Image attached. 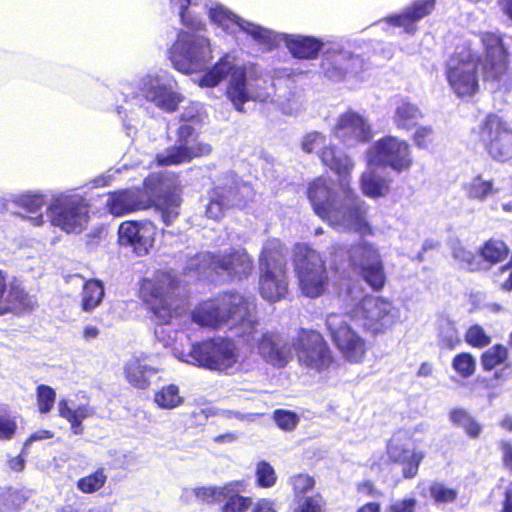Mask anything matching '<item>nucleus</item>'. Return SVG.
Returning <instances> with one entry per match:
<instances>
[{"label":"nucleus","mask_w":512,"mask_h":512,"mask_svg":"<svg viewBox=\"0 0 512 512\" xmlns=\"http://www.w3.org/2000/svg\"><path fill=\"white\" fill-rule=\"evenodd\" d=\"M182 25L193 33L180 31L177 40L169 49V59L173 67L187 75L202 71L212 58V50L207 38L198 34L205 31L201 20L189 14L188 10L179 11Z\"/></svg>","instance_id":"obj_4"},{"label":"nucleus","mask_w":512,"mask_h":512,"mask_svg":"<svg viewBox=\"0 0 512 512\" xmlns=\"http://www.w3.org/2000/svg\"><path fill=\"white\" fill-rule=\"evenodd\" d=\"M211 198L215 200V203L225 206L227 209L230 207L239 205L241 199L239 194V188L237 185H219L211 190Z\"/></svg>","instance_id":"obj_40"},{"label":"nucleus","mask_w":512,"mask_h":512,"mask_svg":"<svg viewBox=\"0 0 512 512\" xmlns=\"http://www.w3.org/2000/svg\"><path fill=\"white\" fill-rule=\"evenodd\" d=\"M411 139L418 149H429L434 144L435 133L431 126H419Z\"/></svg>","instance_id":"obj_53"},{"label":"nucleus","mask_w":512,"mask_h":512,"mask_svg":"<svg viewBox=\"0 0 512 512\" xmlns=\"http://www.w3.org/2000/svg\"><path fill=\"white\" fill-rule=\"evenodd\" d=\"M291 347L300 366L317 373L337 366V360L324 336L317 330L299 328Z\"/></svg>","instance_id":"obj_7"},{"label":"nucleus","mask_w":512,"mask_h":512,"mask_svg":"<svg viewBox=\"0 0 512 512\" xmlns=\"http://www.w3.org/2000/svg\"><path fill=\"white\" fill-rule=\"evenodd\" d=\"M180 280L171 270L157 269L138 282L137 297L155 325H169L178 315Z\"/></svg>","instance_id":"obj_3"},{"label":"nucleus","mask_w":512,"mask_h":512,"mask_svg":"<svg viewBox=\"0 0 512 512\" xmlns=\"http://www.w3.org/2000/svg\"><path fill=\"white\" fill-rule=\"evenodd\" d=\"M155 178H144L141 186L117 189L107 193L105 209L115 217L128 215L150 209V199L147 188L155 186Z\"/></svg>","instance_id":"obj_18"},{"label":"nucleus","mask_w":512,"mask_h":512,"mask_svg":"<svg viewBox=\"0 0 512 512\" xmlns=\"http://www.w3.org/2000/svg\"><path fill=\"white\" fill-rule=\"evenodd\" d=\"M118 235L122 244L131 246L138 256H144L153 246L154 227L148 221L127 220L120 224Z\"/></svg>","instance_id":"obj_22"},{"label":"nucleus","mask_w":512,"mask_h":512,"mask_svg":"<svg viewBox=\"0 0 512 512\" xmlns=\"http://www.w3.org/2000/svg\"><path fill=\"white\" fill-rule=\"evenodd\" d=\"M380 259L382 258L377 247L366 240L353 243L348 251L349 266L354 272H358Z\"/></svg>","instance_id":"obj_29"},{"label":"nucleus","mask_w":512,"mask_h":512,"mask_svg":"<svg viewBox=\"0 0 512 512\" xmlns=\"http://www.w3.org/2000/svg\"><path fill=\"white\" fill-rule=\"evenodd\" d=\"M417 500L412 497L400 499L389 506V512H415Z\"/></svg>","instance_id":"obj_59"},{"label":"nucleus","mask_w":512,"mask_h":512,"mask_svg":"<svg viewBox=\"0 0 512 512\" xmlns=\"http://www.w3.org/2000/svg\"><path fill=\"white\" fill-rule=\"evenodd\" d=\"M272 419L279 429L286 432L293 431L300 420L299 416L295 412L286 409L274 410Z\"/></svg>","instance_id":"obj_51"},{"label":"nucleus","mask_w":512,"mask_h":512,"mask_svg":"<svg viewBox=\"0 0 512 512\" xmlns=\"http://www.w3.org/2000/svg\"><path fill=\"white\" fill-rule=\"evenodd\" d=\"M254 308L249 299L241 293L228 291L198 303L192 311L191 318L198 325L212 329H218L233 321L239 326H246L250 334L256 331L259 323L255 318Z\"/></svg>","instance_id":"obj_2"},{"label":"nucleus","mask_w":512,"mask_h":512,"mask_svg":"<svg viewBox=\"0 0 512 512\" xmlns=\"http://www.w3.org/2000/svg\"><path fill=\"white\" fill-rule=\"evenodd\" d=\"M327 330L332 343L343 359L349 363H362L369 350V343L340 315L330 314L327 318Z\"/></svg>","instance_id":"obj_16"},{"label":"nucleus","mask_w":512,"mask_h":512,"mask_svg":"<svg viewBox=\"0 0 512 512\" xmlns=\"http://www.w3.org/2000/svg\"><path fill=\"white\" fill-rule=\"evenodd\" d=\"M107 481V475L104 468H99L89 475L78 479L77 488L85 494H92L104 487Z\"/></svg>","instance_id":"obj_43"},{"label":"nucleus","mask_w":512,"mask_h":512,"mask_svg":"<svg viewBox=\"0 0 512 512\" xmlns=\"http://www.w3.org/2000/svg\"><path fill=\"white\" fill-rule=\"evenodd\" d=\"M149 177L157 180L154 187L147 188L148 197L151 202L150 208H155V210L160 212L162 221L166 226H169L180 214L182 199L173 190L159 193L163 184V178L157 174H149Z\"/></svg>","instance_id":"obj_23"},{"label":"nucleus","mask_w":512,"mask_h":512,"mask_svg":"<svg viewBox=\"0 0 512 512\" xmlns=\"http://www.w3.org/2000/svg\"><path fill=\"white\" fill-rule=\"evenodd\" d=\"M360 189L369 198L383 197L389 191V180L374 172L364 173L360 178Z\"/></svg>","instance_id":"obj_35"},{"label":"nucleus","mask_w":512,"mask_h":512,"mask_svg":"<svg viewBox=\"0 0 512 512\" xmlns=\"http://www.w3.org/2000/svg\"><path fill=\"white\" fill-rule=\"evenodd\" d=\"M465 342L473 348H484L491 343V337L485 332L482 326L472 325L464 334Z\"/></svg>","instance_id":"obj_49"},{"label":"nucleus","mask_w":512,"mask_h":512,"mask_svg":"<svg viewBox=\"0 0 512 512\" xmlns=\"http://www.w3.org/2000/svg\"><path fill=\"white\" fill-rule=\"evenodd\" d=\"M256 484L261 488H271L277 482V474L273 466L265 461L261 460L256 465L255 470Z\"/></svg>","instance_id":"obj_47"},{"label":"nucleus","mask_w":512,"mask_h":512,"mask_svg":"<svg viewBox=\"0 0 512 512\" xmlns=\"http://www.w3.org/2000/svg\"><path fill=\"white\" fill-rule=\"evenodd\" d=\"M144 96L158 108L166 112L177 110L181 101L179 95L163 85H150L145 88Z\"/></svg>","instance_id":"obj_30"},{"label":"nucleus","mask_w":512,"mask_h":512,"mask_svg":"<svg viewBox=\"0 0 512 512\" xmlns=\"http://www.w3.org/2000/svg\"><path fill=\"white\" fill-rule=\"evenodd\" d=\"M17 431V422L12 417H0V440H10Z\"/></svg>","instance_id":"obj_57"},{"label":"nucleus","mask_w":512,"mask_h":512,"mask_svg":"<svg viewBox=\"0 0 512 512\" xmlns=\"http://www.w3.org/2000/svg\"><path fill=\"white\" fill-rule=\"evenodd\" d=\"M368 157L376 166L389 168L398 174L409 171L414 163L409 142L393 135L376 140L368 150Z\"/></svg>","instance_id":"obj_15"},{"label":"nucleus","mask_w":512,"mask_h":512,"mask_svg":"<svg viewBox=\"0 0 512 512\" xmlns=\"http://www.w3.org/2000/svg\"><path fill=\"white\" fill-rule=\"evenodd\" d=\"M230 486H232V483L220 487H199L195 489V496L202 504H216L228 497V493L232 490Z\"/></svg>","instance_id":"obj_42"},{"label":"nucleus","mask_w":512,"mask_h":512,"mask_svg":"<svg viewBox=\"0 0 512 512\" xmlns=\"http://www.w3.org/2000/svg\"><path fill=\"white\" fill-rule=\"evenodd\" d=\"M508 359L509 350L501 343L494 344L480 355L482 369L486 372H490L501 365L510 368Z\"/></svg>","instance_id":"obj_34"},{"label":"nucleus","mask_w":512,"mask_h":512,"mask_svg":"<svg viewBox=\"0 0 512 512\" xmlns=\"http://www.w3.org/2000/svg\"><path fill=\"white\" fill-rule=\"evenodd\" d=\"M449 419L453 425L461 427L468 437L478 438L481 434L482 427L476 419L463 408H455L450 411Z\"/></svg>","instance_id":"obj_38"},{"label":"nucleus","mask_w":512,"mask_h":512,"mask_svg":"<svg viewBox=\"0 0 512 512\" xmlns=\"http://www.w3.org/2000/svg\"><path fill=\"white\" fill-rule=\"evenodd\" d=\"M298 289L301 294L315 299L328 290L330 278L321 254L305 243H296L292 256Z\"/></svg>","instance_id":"obj_6"},{"label":"nucleus","mask_w":512,"mask_h":512,"mask_svg":"<svg viewBox=\"0 0 512 512\" xmlns=\"http://www.w3.org/2000/svg\"><path fill=\"white\" fill-rule=\"evenodd\" d=\"M189 355L199 367L224 372L238 363L239 349L231 338L214 337L193 344Z\"/></svg>","instance_id":"obj_10"},{"label":"nucleus","mask_w":512,"mask_h":512,"mask_svg":"<svg viewBox=\"0 0 512 512\" xmlns=\"http://www.w3.org/2000/svg\"><path fill=\"white\" fill-rule=\"evenodd\" d=\"M498 446L501 451L503 466L512 473V443L508 440H501Z\"/></svg>","instance_id":"obj_62"},{"label":"nucleus","mask_w":512,"mask_h":512,"mask_svg":"<svg viewBox=\"0 0 512 512\" xmlns=\"http://www.w3.org/2000/svg\"><path fill=\"white\" fill-rule=\"evenodd\" d=\"M105 296L102 281L89 279L85 281L81 293V308L85 312H91L98 307Z\"/></svg>","instance_id":"obj_33"},{"label":"nucleus","mask_w":512,"mask_h":512,"mask_svg":"<svg viewBox=\"0 0 512 512\" xmlns=\"http://www.w3.org/2000/svg\"><path fill=\"white\" fill-rule=\"evenodd\" d=\"M481 57L472 53L453 56L447 63L445 77L451 91L460 99H471L480 91Z\"/></svg>","instance_id":"obj_12"},{"label":"nucleus","mask_w":512,"mask_h":512,"mask_svg":"<svg viewBox=\"0 0 512 512\" xmlns=\"http://www.w3.org/2000/svg\"><path fill=\"white\" fill-rule=\"evenodd\" d=\"M332 133L349 146L366 144L373 137L367 119L353 109H347L337 117Z\"/></svg>","instance_id":"obj_21"},{"label":"nucleus","mask_w":512,"mask_h":512,"mask_svg":"<svg viewBox=\"0 0 512 512\" xmlns=\"http://www.w3.org/2000/svg\"><path fill=\"white\" fill-rule=\"evenodd\" d=\"M17 492L12 488H4L0 490V511H9L14 506V499Z\"/></svg>","instance_id":"obj_61"},{"label":"nucleus","mask_w":512,"mask_h":512,"mask_svg":"<svg viewBox=\"0 0 512 512\" xmlns=\"http://www.w3.org/2000/svg\"><path fill=\"white\" fill-rule=\"evenodd\" d=\"M158 368L149 363L147 355H133L123 365V375L127 383L138 390L150 386V378L158 373Z\"/></svg>","instance_id":"obj_26"},{"label":"nucleus","mask_w":512,"mask_h":512,"mask_svg":"<svg viewBox=\"0 0 512 512\" xmlns=\"http://www.w3.org/2000/svg\"><path fill=\"white\" fill-rule=\"evenodd\" d=\"M475 385L486 392L489 398H494L498 395L497 385L493 382V379L489 377L479 376L475 379Z\"/></svg>","instance_id":"obj_63"},{"label":"nucleus","mask_w":512,"mask_h":512,"mask_svg":"<svg viewBox=\"0 0 512 512\" xmlns=\"http://www.w3.org/2000/svg\"><path fill=\"white\" fill-rule=\"evenodd\" d=\"M431 498L435 503H452L458 498V490L447 487L442 483L434 482L429 486Z\"/></svg>","instance_id":"obj_50"},{"label":"nucleus","mask_w":512,"mask_h":512,"mask_svg":"<svg viewBox=\"0 0 512 512\" xmlns=\"http://www.w3.org/2000/svg\"><path fill=\"white\" fill-rule=\"evenodd\" d=\"M251 503L250 497L234 493L233 495H228L221 507V512H246Z\"/></svg>","instance_id":"obj_54"},{"label":"nucleus","mask_w":512,"mask_h":512,"mask_svg":"<svg viewBox=\"0 0 512 512\" xmlns=\"http://www.w3.org/2000/svg\"><path fill=\"white\" fill-rule=\"evenodd\" d=\"M239 27L247 34L251 35L255 40L266 42L269 39V32L258 25H254L243 20Z\"/></svg>","instance_id":"obj_58"},{"label":"nucleus","mask_w":512,"mask_h":512,"mask_svg":"<svg viewBox=\"0 0 512 512\" xmlns=\"http://www.w3.org/2000/svg\"><path fill=\"white\" fill-rule=\"evenodd\" d=\"M17 204L27 212H37L45 205V196L42 194H25L19 197Z\"/></svg>","instance_id":"obj_56"},{"label":"nucleus","mask_w":512,"mask_h":512,"mask_svg":"<svg viewBox=\"0 0 512 512\" xmlns=\"http://www.w3.org/2000/svg\"><path fill=\"white\" fill-rule=\"evenodd\" d=\"M478 141L495 161L512 159V128L496 113H488L477 130Z\"/></svg>","instance_id":"obj_14"},{"label":"nucleus","mask_w":512,"mask_h":512,"mask_svg":"<svg viewBox=\"0 0 512 512\" xmlns=\"http://www.w3.org/2000/svg\"><path fill=\"white\" fill-rule=\"evenodd\" d=\"M209 16L214 23L225 29H227L230 25H237L239 27L241 22H243L242 18L222 7H215L210 9Z\"/></svg>","instance_id":"obj_52"},{"label":"nucleus","mask_w":512,"mask_h":512,"mask_svg":"<svg viewBox=\"0 0 512 512\" xmlns=\"http://www.w3.org/2000/svg\"><path fill=\"white\" fill-rule=\"evenodd\" d=\"M436 0H414L401 13L386 17V23L394 27H402L407 33L416 31V23L432 14Z\"/></svg>","instance_id":"obj_25"},{"label":"nucleus","mask_w":512,"mask_h":512,"mask_svg":"<svg viewBox=\"0 0 512 512\" xmlns=\"http://www.w3.org/2000/svg\"><path fill=\"white\" fill-rule=\"evenodd\" d=\"M392 303L382 297L366 295L354 308L362 328L376 336L385 333L395 323Z\"/></svg>","instance_id":"obj_17"},{"label":"nucleus","mask_w":512,"mask_h":512,"mask_svg":"<svg viewBox=\"0 0 512 512\" xmlns=\"http://www.w3.org/2000/svg\"><path fill=\"white\" fill-rule=\"evenodd\" d=\"M154 402L163 409H173L183 402L179 387L175 384L163 386L154 394Z\"/></svg>","instance_id":"obj_41"},{"label":"nucleus","mask_w":512,"mask_h":512,"mask_svg":"<svg viewBox=\"0 0 512 512\" xmlns=\"http://www.w3.org/2000/svg\"><path fill=\"white\" fill-rule=\"evenodd\" d=\"M423 118L421 109L413 102L402 101L394 111L393 121L400 130H411L416 127L420 119Z\"/></svg>","instance_id":"obj_31"},{"label":"nucleus","mask_w":512,"mask_h":512,"mask_svg":"<svg viewBox=\"0 0 512 512\" xmlns=\"http://www.w3.org/2000/svg\"><path fill=\"white\" fill-rule=\"evenodd\" d=\"M296 503L295 512H325L326 508V500L319 492L308 496H301L296 500Z\"/></svg>","instance_id":"obj_45"},{"label":"nucleus","mask_w":512,"mask_h":512,"mask_svg":"<svg viewBox=\"0 0 512 512\" xmlns=\"http://www.w3.org/2000/svg\"><path fill=\"white\" fill-rule=\"evenodd\" d=\"M388 462L402 467L404 479H413L418 475L419 467L425 458L422 451L412 450L398 441L390 440L386 446Z\"/></svg>","instance_id":"obj_24"},{"label":"nucleus","mask_w":512,"mask_h":512,"mask_svg":"<svg viewBox=\"0 0 512 512\" xmlns=\"http://www.w3.org/2000/svg\"><path fill=\"white\" fill-rule=\"evenodd\" d=\"M229 77L226 86L225 95L233 104L234 108L240 112H244V104L251 100V96L247 87L246 69L241 66L232 64L227 59H220L200 79L203 87H215L223 79Z\"/></svg>","instance_id":"obj_9"},{"label":"nucleus","mask_w":512,"mask_h":512,"mask_svg":"<svg viewBox=\"0 0 512 512\" xmlns=\"http://www.w3.org/2000/svg\"><path fill=\"white\" fill-rule=\"evenodd\" d=\"M55 401L56 392L51 386L40 384L36 387L37 408L41 414L49 413L53 409Z\"/></svg>","instance_id":"obj_46"},{"label":"nucleus","mask_w":512,"mask_h":512,"mask_svg":"<svg viewBox=\"0 0 512 512\" xmlns=\"http://www.w3.org/2000/svg\"><path fill=\"white\" fill-rule=\"evenodd\" d=\"M492 181H478L473 183L470 188V193L474 198L484 199L492 192Z\"/></svg>","instance_id":"obj_60"},{"label":"nucleus","mask_w":512,"mask_h":512,"mask_svg":"<svg viewBox=\"0 0 512 512\" xmlns=\"http://www.w3.org/2000/svg\"><path fill=\"white\" fill-rule=\"evenodd\" d=\"M289 291L288 261L278 239L267 240L258 255V292L270 302L283 300Z\"/></svg>","instance_id":"obj_5"},{"label":"nucleus","mask_w":512,"mask_h":512,"mask_svg":"<svg viewBox=\"0 0 512 512\" xmlns=\"http://www.w3.org/2000/svg\"><path fill=\"white\" fill-rule=\"evenodd\" d=\"M7 292L6 302L8 305L4 309L0 310V315L13 308L24 305L27 301V293L18 286H11L9 290L7 289Z\"/></svg>","instance_id":"obj_55"},{"label":"nucleus","mask_w":512,"mask_h":512,"mask_svg":"<svg viewBox=\"0 0 512 512\" xmlns=\"http://www.w3.org/2000/svg\"><path fill=\"white\" fill-rule=\"evenodd\" d=\"M356 273L373 291H381L386 284V274L382 259L371 263V265L364 267Z\"/></svg>","instance_id":"obj_37"},{"label":"nucleus","mask_w":512,"mask_h":512,"mask_svg":"<svg viewBox=\"0 0 512 512\" xmlns=\"http://www.w3.org/2000/svg\"><path fill=\"white\" fill-rule=\"evenodd\" d=\"M285 45L294 58L315 60L322 51L324 42L313 36L289 35L285 38Z\"/></svg>","instance_id":"obj_28"},{"label":"nucleus","mask_w":512,"mask_h":512,"mask_svg":"<svg viewBox=\"0 0 512 512\" xmlns=\"http://www.w3.org/2000/svg\"><path fill=\"white\" fill-rule=\"evenodd\" d=\"M452 368L464 379L471 377L476 371V359L470 352H460L452 359Z\"/></svg>","instance_id":"obj_44"},{"label":"nucleus","mask_w":512,"mask_h":512,"mask_svg":"<svg viewBox=\"0 0 512 512\" xmlns=\"http://www.w3.org/2000/svg\"><path fill=\"white\" fill-rule=\"evenodd\" d=\"M258 353L266 362L277 367H284L291 358V350L285 344H280V335L275 332H265L257 340Z\"/></svg>","instance_id":"obj_27"},{"label":"nucleus","mask_w":512,"mask_h":512,"mask_svg":"<svg viewBox=\"0 0 512 512\" xmlns=\"http://www.w3.org/2000/svg\"><path fill=\"white\" fill-rule=\"evenodd\" d=\"M306 196L315 215L329 227L361 237L374 234L370 205L349 185L344 186L339 195L323 176H318L308 183Z\"/></svg>","instance_id":"obj_1"},{"label":"nucleus","mask_w":512,"mask_h":512,"mask_svg":"<svg viewBox=\"0 0 512 512\" xmlns=\"http://www.w3.org/2000/svg\"><path fill=\"white\" fill-rule=\"evenodd\" d=\"M346 60L345 55L327 54L321 62V68L325 76L332 81L344 80L349 71L345 63Z\"/></svg>","instance_id":"obj_36"},{"label":"nucleus","mask_w":512,"mask_h":512,"mask_svg":"<svg viewBox=\"0 0 512 512\" xmlns=\"http://www.w3.org/2000/svg\"><path fill=\"white\" fill-rule=\"evenodd\" d=\"M484 47V59L481 61L483 80L500 82L508 72V53L502 37L495 32L480 33Z\"/></svg>","instance_id":"obj_20"},{"label":"nucleus","mask_w":512,"mask_h":512,"mask_svg":"<svg viewBox=\"0 0 512 512\" xmlns=\"http://www.w3.org/2000/svg\"><path fill=\"white\" fill-rule=\"evenodd\" d=\"M58 414L69 422L74 434H81L83 432L82 421L93 415V409L87 405H80L73 409L66 399H61L58 403Z\"/></svg>","instance_id":"obj_32"},{"label":"nucleus","mask_w":512,"mask_h":512,"mask_svg":"<svg viewBox=\"0 0 512 512\" xmlns=\"http://www.w3.org/2000/svg\"><path fill=\"white\" fill-rule=\"evenodd\" d=\"M301 149L306 154L316 153L321 164L340 178L350 176L354 169V161L336 144L328 142L320 131H310L303 135Z\"/></svg>","instance_id":"obj_13"},{"label":"nucleus","mask_w":512,"mask_h":512,"mask_svg":"<svg viewBox=\"0 0 512 512\" xmlns=\"http://www.w3.org/2000/svg\"><path fill=\"white\" fill-rule=\"evenodd\" d=\"M289 484L292 487L295 499L298 500L301 496H306L308 491L315 487V479L307 473H298L289 478Z\"/></svg>","instance_id":"obj_48"},{"label":"nucleus","mask_w":512,"mask_h":512,"mask_svg":"<svg viewBox=\"0 0 512 512\" xmlns=\"http://www.w3.org/2000/svg\"><path fill=\"white\" fill-rule=\"evenodd\" d=\"M356 490L369 497H379L382 495V492L376 487L375 483L369 479L358 482Z\"/></svg>","instance_id":"obj_64"},{"label":"nucleus","mask_w":512,"mask_h":512,"mask_svg":"<svg viewBox=\"0 0 512 512\" xmlns=\"http://www.w3.org/2000/svg\"><path fill=\"white\" fill-rule=\"evenodd\" d=\"M177 145L169 147L165 153H158L155 156L154 162L157 166H175L183 163H188L195 158L207 156L211 153L212 148L207 143H194L188 145L190 139H195L197 133L194 127L188 124L181 125L177 131Z\"/></svg>","instance_id":"obj_19"},{"label":"nucleus","mask_w":512,"mask_h":512,"mask_svg":"<svg viewBox=\"0 0 512 512\" xmlns=\"http://www.w3.org/2000/svg\"><path fill=\"white\" fill-rule=\"evenodd\" d=\"M90 205L78 193L60 192L53 195L47 207L51 225L67 233L80 231L89 219Z\"/></svg>","instance_id":"obj_8"},{"label":"nucleus","mask_w":512,"mask_h":512,"mask_svg":"<svg viewBox=\"0 0 512 512\" xmlns=\"http://www.w3.org/2000/svg\"><path fill=\"white\" fill-rule=\"evenodd\" d=\"M197 265L218 275L226 276L230 281L248 278L254 269L252 256L245 248H230L223 253L206 252L196 255Z\"/></svg>","instance_id":"obj_11"},{"label":"nucleus","mask_w":512,"mask_h":512,"mask_svg":"<svg viewBox=\"0 0 512 512\" xmlns=\"http://www.w3.org/2000/svg\"><path fill=\"white\" fill-rule=\"evenodd\" d=\"M509 252V248L504 241L494 238L485 241L479 249L483 260L490 265L504 261L508 257Z\"/></svg>","instance_id":"obj_39"}]
</instances>
